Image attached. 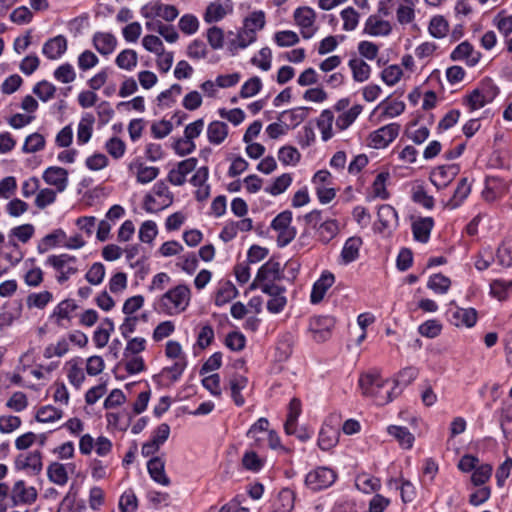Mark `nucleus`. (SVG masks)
I'll return each instance as SVG.
<instances>
[{
  "label": "nucleus",
  "instance_id": "obj_1",
  "mask_svg": "<svg viewBox=\"0 0 512 512\" xmlns=\"http://www.w3.org/2000/svg\"><path fill=\"white\" fill-rule=\"evenodd\" d=\"M190 301L191 289L186 284H178L157 297L153 309L161 314L176 316L187 309Z\"/></svg>",
  "mask_w": 512,
  "mask_h": 512
},
{
  "label": "nucleus",
  "instance_id": "obj_2",
  "mask_svg": "<svg viewBox=\"0 0 512 512\" xmlns=\"http://www.w3.org/2000/svg\"><path fill=\"white\" fill-rule=\"evenodd\" d=\"M388 380L382 379L377 373H367L359 378V387L364 396L370 397L377 405H385L392 400Z\"/></svg>",
  "mask_w": 512,
  "mask_h": 512
},
{
  "label": "nucleus",
  "instance_id": "obj_3",
  "mask_svg": "<svg viewBox=\"0 0 512 512\" xmlns=\"http://www.w3.org/2000/svg\"><path fill=\"white\" fill-rule=\"evenodd\" d=\"M152 191L153 194L148 193L144 196L143 209L146 212L155 213L172 205L174 201L173 193L163 180L156 182Z\"/></svg>",
  "mask_w": 512,
  "mask_h": 512
},
{
  "label": "nucleus",
  "instance_id": "obj_4",
  "mask_svg": "<svg viewBox=\"0 0 512 512\" xmlns=\"http://www.w3.org/2000/svg\"><path fill=\"white\" fill-rule=\"evenodd\" d=\"M337 473L332 468L319 466L309 471L305 477V485L311 491L317 492L332 486L337 480Z\"/></svg>",
  "mask_w": 512,
  "mask_h": 512
},
{
  "label": "nucleus",
  "instance_id": "obj_5",
  "mask_svg": "<svg viewBox=\"0 0 512 512\" xmlns=\"http://www.w3.org/2000/svg\"><path fill=\"white\" fill-rule=\"evenodd\" d=\"M292 212L283 211L279 213L271 222V228L277 235V244L279 247L287 246L296 236V228L291 225Z\"/></svg>",
  "mask_w": 512,
  "mask_h": 512
},
{
  "label": "nucleus",
  "instance_id": "obj_6",
  "mask_svg": "<svg viewBox=\"0 0 512 512\" xmlns=\"http://www.w3.org/2000/svg\"><path fill=\"white\" fill-rule=\"evenodd\" d=\"M76 263V257L69 254L50 255L46 260V264L58 272L57 281L61 284L78 272Z\"/></svg>",
  "mask_w": 512,
  "mask_h": 512
},
{
  "label": "nucleus",
  "instance_id": "obj_7",
  "mask_svg": "<svg viewBox=\"0 0 512 512\" xmlns=\"http://www.w3.org/2000/svg\"><path fill=\"white\" fill-rule=\"evenodd\" d=\"M401 126L398 123H390L373 131L369 135V146L374 149L386 148L399 135Z\"/></svg>",
  "mask_w": 512,
  "mask_h": 512
},
{
  "label": "nucleus",
  "instance_id": "obj_8",
  "mask_svg": "<svg viewBox=\"0 0 512 512\" xmlns=\"http://www.w3.org/2000/svg\"><path fill=\"white\" fill-rule=\"evenodd\" d=\"M294 20L300 28L301 35L304 39H310L317 31L315 25L316 12L308 6L299 7L294 11Z\"/></svg>",
  "mask_w": 512,
  "mask_h": 512
},
{
  "label": "nucleus",
  "instance_id": "obj_9",
  "mask_svg": "<svg viewBox=\"0 0 512 512\" xmlns=\"http://www.w3.org/2000/svg\"><path fill=\"white\" fill-rule=\"evenodd\" d=\"M178 9L174 5L163 4L159 1H151L141 8V15L150 20L160 17L171 22L178 16Z\"/></svg>",
  "mask_w": 512,
  "mask_h": 512
},
{
  "label": "nucleus",
  "instance_id": "obj_10",
  "mask_svg": "<svg viewBox=\"0 0 512 512\" xmlns=\"http://www.w3.org/2000/svg\"><path fill=\"white\" fill-rule=\"evenodd\" d=\"M283 277L280 263L277 261L269 260L263 264L250 285V289H257V286L263 283L276 282Z\"/></svg>",
  "mask_w": 512,
  "mask_h": 512
},
{
  "label": "nucleus",
  "instance_id": "obj_11",
  "mask_svg": "<svg viewBox=\"0 0 512 512\" xmlns=\"http://www.w3.org/2000/svg\"><path fill=\"white\" fill-rule=\"evenodd\" d=\"M197 163L198 160L194 157L178 162L176 167L169 171L167 181L174 186L184 185L187 175L196 169Z\"/></svg>",
  "mask_w": 512,
  "mask_h": 512
},
{
  "label": "nucleus",
  "instance_id": "obj_12",
  "mask_svg": "<svg viewBox=\"0 0 512 512\" xmlns=\"http://www.w3.org/2000/svg\"><path fill=\"white\" fill-rule=\"evenodd\" d=\"M16 470H25L29 475H38L42 471V455L40 451L20 454L14 461Z\"/></svg>",
  "mask_w": 512,
  "mask_h": 512
},
{
  "label": "nucleus",
  "instance_id": "obj_13",
  "mask_svg": "<svg viewBox=\"0 0 512 512\" xmlns=\"http://www.w3.org/2000/svg\"><path fill=\"white\" fill-rule=\"evenodd\" d=\"M335 325V319L331 316H316L310 321V331L317 342L326 341Z\"/></svg>",
  "mask_w": 512,
  "mask_h": 512
},
{
  "label": "nucleus",
  "instance_id": "obj_14",
  "mask_svg": "<svg viewBox=\"0 0 512 512\" xmlns=\"http://www.w3.org/2000/svg\"><path fill=\"white\" fill-rule=\"evenodd\" d=\"M392 24L375 14L370 15L364 24V33L374 37H385L391 34Z\"/></svg>",
  "mask_w": 512,
  "mask_h": 512
},
{
  "label": "nucleus",
  "instance_id": "obj_15",
  "mask_svg": "<svg viewBox=\"0 0 512 512\" xmlns=\"http://www.w3.org/2000/svg\"><path fill=\"white\" fill-rule=\"evenodd\" d=\"M46 184L54 186L58 192H63L68 185V171L59 166H50L43 172Z\"/></svg>",
  "mask_w": 512,
  "mask_h": 512
},
{
  "label": "nucleus",
  "instance_id": "obj_16",
  "mask_svg": "<svg viewBox=\"0 0 512 512\" xmlns=\"http://www.w3.org/2000/svg\"><path fill=\"white\" fill-rule=\"evenodd\" d=\"M269 421L267 418H259L247 431V438L252 440V446L263 448L266 446V437L269 434Z\"/></svg>",
  "mask_w": 512,
  "mask_h": 512
},
{
  "label": "nucleus",
  "instance_id": "obj_17",
  "mask_svg": "<svg viewBox=\"0 0 512 512\" xmlns=\"http://www.w3.org/2000/svg\"><path fill=\"white\" fill-rule=\"evenodd\" d=\"M458 172L459 168L456 165L439 166L431 172L430 181L438 189L445 188L452 182Z\"/></svg>",
  "mask_w": 512,
  "mask_h": 512
},
{
  "label": "nucleus",
  "instance_id": "obj_18",
  "mask_svg": "<svg viewBox=\"0 0 512 512\" xmlns=\"http://www.w3.org/2000/svg\"><path fill=\"white\" fill-rule=\"evenodd\" d=\"M67 50V39L63 35H57L48 39L42 47L43 55L49 60L59 59Z\"/></svg>",
  "mask_w": 512,
  "mask_h": 512
},
{
  "label": "nucleus",
  "instance_id": "obj_19",
  "mask_svg": "<svg viewBox=\"0 0 512 512\" xmlns=\"http://www.w3.org/2000/svg\"><path fill=\"white\" fill-rule=\"evenodd\" d=\"M37 499V491L34 487H26L23 480L17 481L12 489V500L14 505L32 504Z\"/></svg>",
  "mask_w": 512,
  "mask_h": 512
},
{
  "label": "nucleus",
  "instance_id": "obj_20",
  "mask_svg": "<svg viewBox=\"0 0 512 512\" xmlns=\"http://www.w3.org/2000/svg\"><path fill=\"white\" fill-rule=\"evenodd\" d=\"M147 470L150 477L163 486L170 484V479L165 473V460L161 456L152 457L147 462Z\"/></svg>",
  "mask_w": 512,
  "mask_h": 512
},
{
  "label": "nucleus",
  "instance_id": "obj_21",
  "mask_svg": "<svg viewBox=\"0 0 512 512\" xmlns=\"http://www.w3.org/2000/svg\"><path fill=\"white\" fill-rule=\"evenodd\" d=\"M93 45L102 55H110L117 46V39L112 33L96 32L93 35Z\"/></svg>",
  "mask_w": 512,
  "mask_h": 512
},
{
  "label": "nucleus",
  "instance_id": "obj_22",
  "mask_svg": "<svg viewBox=\"0 0 512 512\" xmlns=\"http://www.w3.org/2000/svg\"><path fill=\"white\" fill-rule=\"evenodd\" d=\"M335 277L330 272H323L321 277L314 283L311 292V302L319 303L325 296L327 290L334 284Z\"/></svg>",
  "mask_w": 512,
  "mask_h": 512
},
{
  "label": "nucleus",
  "instance_id": "obj_23",
  "mask_svg": "<svg viewBox=\"0 0 512 512\" xmlns=\"http://www.w3.org/2000/svg\"><path fill=\"white\" fill-rule=\"evenodd\" d=\"M377 216L381 231L392 230L398 226V214L391 205H381L378 208Z\"/></svg>",
  "mask_w": 512,
  "mask_h": 512
},
{
  "label": "nucleus",
  "instance_id": "obj_24",
  "mask_svg": "<svg viewBox=\"0 0 512 512\" xmlns=\"http://www.w3.org/2000/svg\"><path fill=\"white\" fill-rule=\"evenodd\" d=\"M295 492L289 488L282 489L272 504V512H291L294 508Z\"/></svg>",
  "mask_w": 512,
  "mask_h": 512
},
{
  "label": "nucleus",
  "instance_id": "obj_25",
  "mask_svg": "<svg viewBox=\"0 0 512 512\" xmlns=\"http://www.w3.org/2000/svg\"><path fill=\"white\" fill-rule=\"evenodd\" d=\"M433 226L434 221L431 217H424L415 220L412 223L414 239L421 243H427Z\"/></svg>",
  "mask_w": 512,
  "mask_h": 512
},
{
  "label": "nucleus",
  "instance_id": "obj_26",
  "mask_svg": "<svg viewBox=\"0 0 512 512\" xmlns=\"http://www.w3.org/2000/svg\"><path fill=\"white\" fill-rule=\"evenodd\" d=\"M338 438V429L325 423L319 432L318 446L321 450L328 451L336 446Z\"/></svg>",
  "mask_w": 512,
  "mask_h": 512
},
{
  "label": "nucleus",
  "instance_id": "obj_27",
  "mask_svg": "<svg viewBox=\"0 0 512 512\" xmlns=\"http://www.w3.org/2000/svg\"><path fill=\"white\" fill-rule=\"evenodd\" d=\"M387 432L392 436L403 449H411L413 447L415 437L408 428L397 425L387 427Z\"/></svg>",
  "mask_w": 512,
  "mask_h": 512
},
{
  "label": "nucleus",
  "instance_id": "obj_28",
  "mask_svg": "<svg viewBox=\"0 0 512 512\" xmlns=\"http://www.w3.org/2000/svg\"><path fill=\"white\" fill-rule=\"evenodd\" d=\"M257 39V35L250 28H241L234 39H231L229 42V49L234 52L238 49H245L250 44L254 43Z\"/></svg>",
  "mask_w": 512,
  "mask_h": 512
},
{
  "label": "nucleus",
  "instance_id": "obj_29",
  "mask_svg": "<svg viewBox=\"0 0 512 512\" xmlns=\"http://www.w3.org/2000/svg\"><path fill=\"white\" fill-rule=\"evenodd\" d=\"M396 19L399 24L407 25L415 20V4L413 0H397Z\"/></svg>",
  "mask_w": 512,
  "mask_h": 512
},
{
  "label": "nucleus",
  "instance_id": "obj_30",
  "mask_svg": "<svg viewBox=\"0 0 512 512\" xmlns=\"http://www.w3.org/2000/svg\"><path fill=\"white\" fill-rule=\"evenodd\" d=\"M247 384V377L240 374L233 375L229 380L231 397L237 406H243L245 403V399L242 396L241 391L247 387Z\"/></svg>",
  "mask_w": 512,
  "mask_h": 512
},
{
  "label": "nucleus",
  "instance_id": "obj_31",
  "mask_svg": "<svg viewBox=\"0 0 512 512\" xmlns=\"http://www.w3.org/2000/svg\"><path fill=\"white\" fill-rule=\"evenodd\" d=\"M145 27L149 31L158 32L169 43L176 42L179 37L173 26L165 25L158 20L147 21Z\"/></svg>",
  "mask_w": 512,
  "mask_h": 512
},
{
  "label": "nucleus",
  "instance_id": "obj_32",
  "mask_svg": "<svg viewBox=\"0 0 512 512\" xmlns=\"http://www.w3.org/2000/svg\"><path fill=\"white\" fill-rule=\"evenodd\" d=\"M301 411V401L298 398L291 399L288 406L287 419L284 424V430L288 435H292L296 432L297 419Z\"/></svg>",
  "mask_w": 512,
  "mask_h": 512
},
{
  "label": "nucleus",
  "instance_id": "obj_33",
  "mask_svg": "<svg viewBox=\"0 0 512 512\" xmlns=\"http://www.w3.org/2000/svg\"><path fill=\"white\" fill-rule=\"evenodd\" d=\"M95 123V118L93 114L86 113L82 116L80 119V122L78 124L77 128V141L78 144H86L91 136L93 131V125Z\"/></svg>",
  "mask_w": 512,
  "mask_h": 512
},
{
  "label": "nucleus",
  "instance_id": "obj_34",
  "mask_svg": "<svg viewBox=\"0 0 512 512\" xmlns=\"http://www.w3.org/2000/svg\"><path fill=\"white\" fill-rule=\"evenodd\" d=\"M339 223L337 220H325L317 228V237L323 244L329 243L339 233Z\"/></svg>",
  "mask_w": 512,
  "mask_h": 512
},
{
  "label": "nucleus",
  "instance_id": "obj_35",
  "mask_svg": "<svg viewBox=\"0 0 512 512\" xmlns=\"http://www.w3.org/2000/svg\"><path fill=\"white\" fill-rule=\"evenodd\" d=\"M232 8L229 5H223L219 1L211 2L205 11L204 21L214 23L222 20Z\"/></svg>",
  "mask_w": 512,
  "mask_h": 512
},
{
  "label": "nucleus",
  "instance_id": "obj_36",
  "mask_svg": "<svg viewBox=\"0 0 512 512\" xmlns=\"http://www.w3.org/2000/svg\"><path fill=\"white\" fill-rule=\"evenodd\" d=\"M228 135V126L221 121H213L207 127V138L211 144H221Z\"/></svg>",
  "mask_w": 512,
  "mask_h": 512
},
{
  "label": "nucleus",
  "instance_id": "obj_37",
  "mask_svg": "<svg viewBox=\"0 0 512 512\" xmlns=\"http://www.w3.org/2000/svg\"><path fill=\"white\" fill-rule=\"evenodd\" d=\"M361 245L362 240L359 237H350L346 240L341 251V259L344 264H349L358 258Z\"/></svg>",
  "mask_w": 512,
  "mask_h": 512
},
{
  "label": "nucleus",
  "instance_id": "obj_38",
  "mask_svg": "<svg viewBox=\"0 0 512 512\" xmlns=\"http://www.w3.org/2000/svg\"><path fill=\"white\" fill-rule=\"evenodd\" d=\"M452 320L456 326L472 327L477 322V311L473 308H457L452 312Z\"/></svg>",
  "mask_w": 512,
  "mask_h": 512
},
{
  "label": "nucleus",
  "instance_id": "obj_39",
  "mask_svg": "<svg viewBox=\"0 0 512 512\" xmlns=\"http://www.w3.org/2000/svg\"><path fill=\"white\" fill-rule=\"evenodd\" d=\"M48 479L59 486H64L68 482V472L64 464L53 462L47 467Z\"/></svg>",
  "mask_w": 512,
  "mask_h": 512
},
{
  "label": "nucleus",
  "instance_id": "obj_40",
  "mask_svg": "<svg viewBox=\"0 0 512 512\" xmlns=\"http://www.w3.org/2000/svg\"><path fill=\"white\" fill-rule=\"evenodd\" d=\"M333 122L334 115L333 112L329 109H325L321 112L319 118L317 119V127L321 131L322 140L328 141L333 136Z\"/></svg>",
  "mask_w": 512,
  "mask_h": 512
},
{
  "label": "nucleus",
  "instance_id": "obj_41",
  "mask_svg": "<svg viewBox=\"0 0 512 512\" xmlns=\"http://www.w3.org/2000/svg\"><path fill=\"white\" fill-rule=\"evenodd\" d=\"M348 65L352 71L353 79L355 81L364 82L369 78L371 68L364 60L360 58H353L349 60Z\"/></svg>",
  "mask_w": 512,
  "mask_h": 512
},
{
  "label": "nucleus",
  "instance_id": "obj_42",
  "mask_svg": "<svg viewBox=\"0 0 512 512\" xmlns=\"http://www.w3.org/2000/svg\"><path fill=\"white\" fill-rule=\"evenodd\" d=\"M497 262L503 267L512 266V236L506 237L499 245L496 253Z\"/></svg>",
  "mask_w": 512,
  "mask_h": 512
},
{
  "label": "nucleus",
  "instance_id": "obj_43",
  "mask_svg": "<svg viewBox=\"0 0 512 512\" xmlns=\"http://www.w3.org/2000/svg\"><path fill=\"white\" fill-rule=\"evenodd\" d=\"M428 31L434 38H444L449 32V23L441 15L433 16L429 22Z\"/></svg>",
  "mask_w": 512,
  "mask_h": 512
},
{
  "label": "nucleus",
  "instance_id": "obj_44",
  "mask_svg": "<svg viewBox=\"0 0 512 512\" xmlns=\"http://www.w3.org/2000/svg\"><path fill=\"white\" fill-rule=\"evenodd\" d=\"M238 295V290L234 286V284L230 281H227L221 285L216 296H215V305L223 306L229 303L231 300L236 298Z\"/></svg>",
  "mask_w": 512,
  "mask_h": 512
},
{
  "label": "nucleus",
  "instance_id": "obj_45",
  "mask_svg": "<svg viewBox=\"0 0 512 512\" xmlns=\"http://www.w3.org/2000/svg\"><path fill=\"white\" fill-rule=\"evenodd\" d=\"M472 52H473L472 45L469 42L464 41V42L460 43L459 45H457V47L452 51L451 59L454 61H460V60L466 59L467 63L469 65L474 66L477 63L478 58L471 57Z\"/></svg>",
  "mask_w": 512,
  "mask_h": 512
},
{
  "label": "nucleus",
  "instance_id": "obj_46",
  "mask_svg": "<svg viewBox=\"0 0 512 512\" xmlns=\"http://www.w3.org/2000/svg\"><path fill=\"white\" fill-rule=\"evenodd\" d=\"M471 191V186L467 181V178L461 179L452 198L447 202L446 206L450 209L457 208L464 199L467 198Z\"/></svg>",
  "mask_w": 512,
  "mask_h": 512
},
{
  "label": "nucleus",
  "instance_id": "obj_47",
  "mask_svg": "<svg viewBox=\"0 0 512 512\" xmlns=\"http://www.w3.org/2000/svg\"><path fill=\"white\" fill-rule=\"evenodd\" d=\"M362 111L361 105H354L349 110L344 111L342 114H340L336 121L335 125L339 130H345L347 129L359 116V114Z\"/></svg>",
  "mask_w": 512,
  "mask_h": 512
},
{
  "label": "nucleus",
  "instance_id": "obj_48",
  "mask_svg": "<svg viewBox=\"0 0 512 512\" xmlns=\"http://www.w3.org/2000/svg\"><path fill=\"white\" fill-rule=\"evenodd\" d=\"M186 366V359L177 360L172 366L163 368L160 376L169 382H176L182 376Z\"/></svg>",
  "mask_w": 512,
  "mask_h": 512
},
{
  "label": "nucleus",
  "instance_id": "obj_49",
  "mask_svg": "<svg viewBox=\"0 0 512 512\" xmlns=\"http://www.w3.org/2000/svg\"><path fill=\"white\" fill-rule=\"evenodd\" d=\"M63 411L52 406L46 405L38 409L36 413V420L41 423H51L61 419Z\"/></svg>",
  "mask_w": 512,
  "mask_h": 512
},
{
  "label": "nucleus",
  "instance_id": "obj_50",
  "mask_svg": "<svg viewBox=\"0 0 512 512\" xmlns=\"http://www.w3.org/2000/svg\"><path fill=\"white\" fill-rule=\"evenodd\" d=\"M137 61V53L132 49H125L121 51L115 60L119 68L129 71L137 66Z\"/></svg>",
  "mask_w": 512,
  "mask_h": 512
},
{
  "label": "nucleus",
  "instance_id": "obj_51",
  "mask_svg": "<svg viewBox=\"0 0 512 512\" xmlns=\"http://www.w3.org/2000/svg\"><path fill=\"white\" fill-rule=\"evenodd\" d=\"M56 90V86L46 80L39 81L33 87V93L43 102L54 98Z\"/></svg>",
  "mask_w": 512,
  "mask_h": 512
},
{
  "label": "nucleus",
  "instance_id": "obj_52",
  "mask_svg": "<svg viewBox=\"0 0 512 512\" xmlns=\"http://www.w3.org/2000/svg\"><path fill=\"white\" fill-rule=\"evenodd\" d=\"M380 480L374 476L362 474L356 478V487L364 493H372L380 488Z\"/></svg>",
  "mask_w": 512,
  "mask_h": 512
},
{
  "label": "nucleus",
  "instance_id": "obj_53",
  "mask_svg": "<svg viewBox=\"0 0 512 512\" xmlns=\"http://www.w3.org/2000/svg\"><path fill=\"white\" fill-rule=\"evenodd\" d=\"M291 183V174L284 173L278 176L269 187H266L265 191L273 196H277L285 192Z\"/></svg>",
  "mask_w": 512,
  "mask_h": 512
},
{
  "label": "nucleus",
  "instance_id": "obj_54",
  "mask_svg": "<svg viewBox=\"0 0 512 512\" xmlns=\"http://www.w3.org/2000/svg\"><path fill=\"white\" fill-rule=\"evenodd\" d=\"M160 173L158 167L146 166L142 163L137 165L136 180L140 184H148L155 180Z\"/></svg>",
  "mask_w": 512,
  "mask_h": 512
},
{
  "label": "nucleus",
  "instance_id": "obj_55",
  "mask_svg": "<svg viewBox=\"0 0 512 512\" xmlns=\"http://www.w3.org/2000/svg\"><path fill=\"white\" fill-rule=\"evenodd\" d=\"M45 138L40 133H32L26 137L22 150L24 153H36L45 147Z\"/></svg>",
  "mask_w": 512,
  "mask_h": 512
},
{
  "label": "nucleus",
  "instance_id": "obj_56",
  "mask_svg": "<svg viewBox=\"0 0 512 512\" xmlns=\"http://www.w3.org/2000/svg\"><path fill=\"white\" fill-rule=\"evenodd\" d=\"M503 188L499 180L495 178H487L485 182V191L482 196L485 200L492 202L502 194Z\"/></svg>",
  "mask_w": 512,
  "mask_h": 512
},
{
  "label": "nucleus",
  "instance_id": "obj_57",
  "mask_svg": "<svg viewBox=\"0 0 512 512\" xmlns=\"http://www.w3.org/2000/svg\"><path fill=\"white\" fill-rule=\"evenodd\" d=\"M450 285V279L442 274L432 275L427 283L428 288L438 294L446 293Z\"/></svg>",
  "mask_w": 512,
  "mask_h": 512
},
{
  "label": "nucleus",
  "instance_id": "obj_58",
  "mask_svg": "<svg viewBox=\"0 0 512 512\" xmlns=\"http://www.w3.org/2000/svg\"><path fill=\"white\" fill-rule=\"evenodd\" d=\"M138 500L132 489L126 490L119 499V509L121 512H136Z\"/></svg>",
  "mask_w": 512,
  "mask_h": 512
},
{
  "label": "nucleus",
  "instance_id": "obj_59",
  "mask_svg": "<svg viewBox=\"0 0 512 512\" xmlns=\"http://www.w3.org/2000/svg\"><path fill=\"white\" fill-rule=\"evenodd\" d=\"M53 76L58 82L67 84L75 80L76 73L70 63H64L55 69Z\"/></svg>",
  "mask_w": 512,
  "mask_h": 512
},
{
  "label": "nucleus",
  "instance_id": "obj_60",
  "mask_svg": "<svg viewBox=\"0 0 512 512\" xmlns=\"http://www.w3.org/2000/svg\"><path fill=\"white\" fill-rule=\"evenodd\" d=\"M299 151L292 146H284L278 152V159L284 165H295L300 160Z\"/></svg>",
  "mask_w": 512,
  "mask_h": 512
},
{
  "label": "nucleus",
  "instance_id": "obj_61",
  "mask_svg": "<svg viewBox=\"0 0 512 512\" xmlns=\"http://www.w3.org/2000/svg\"><path fill=\"white\" fill-rule=\"evenodd\" d=\"M510 288H512V280L509 282L494 280L490 283V295L500 301L504 300Z\"/></svg>",
  "mask_w": 512,
  "mask_h": 512
},
{
  "label": "nucleus",
  "instance_id": "obj_62",
  "mask_svg": "<svg viewBox=\"0 0 512 512\" xmlns=\"http://www.w3.org/2000/svg\"><path fill=\"white\" fill-rule=\"evenodd\" d=\"M343 20V29L353 31L359 23V13L352 7L343 9L340 13Z\"/></svg>",
  "mask_w": 512,
  "mask_h": 512
},
{
  "label": "nucleus",
  "instance_id": "obj_63",
  "mask_svg": "<svg viewBox=\"0 0 512 512\" xmlns=\"http://www.w3.org/2000/svg\"><path fill=\"white\" fill-rule=\"evenodd\" d=\"M265 13L261 10L252 12L244 21V27L252 29L255 34L265 26Z\"/></svg>",
  "mask_w": 512,
  "mask_h": 512
},
{
  "label": "nucleus",
  "instance_id": "obj_64",
  "mask_svg": "<svg viewBox=\"0 0 512 512\" xmlns=\"http://www.w3.org/2000/svg\"><path fill=\"white\" fill-rule=\"evenodd\" d=\"M9 18L17 25L29 24L33 20V13L28 7L20 6L11 12Z\"/></svg>",
  "mask_w": 512,
  "mask_h": 512
}]
</instances>
